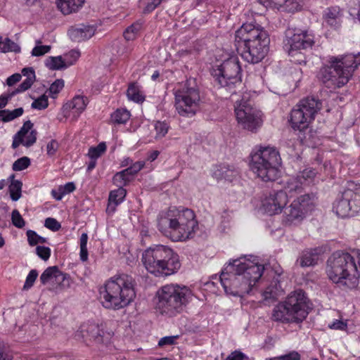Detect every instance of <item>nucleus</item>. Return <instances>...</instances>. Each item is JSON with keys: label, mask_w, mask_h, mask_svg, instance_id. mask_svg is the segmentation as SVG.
<instances>
[{"label": "nucleus", "mask_w": 360, "mask_h": 360, "mask_svg": "<svg viewBox=\"0 0 360 360\" xmlns=\"http://www.w3.org/2000/svg\"><path fill=\"white\" fill-rule=\"evenodd\" d=\"M264 270L263 264L255 259L240 257L229 262L220 275V282L226 294L243 297L248 294L261 278Z\"/></svg>", "instance_id": "obj_1"}, {"label": "nucleus", "mask_w": 360, "mask_h": 360, "mask_svg": "<svg viewBox=\"0 0 360 360\" xmlns=\"http://www.w3.org/2000/svg\"><path fill=\"white\" fill-rule=\"evenodd\" d=\"M158 229L174 242H185L195 236L198 223L192 210L173 207L160 215Z\"/></svg>", "instance_id": "obj_2"}, {"label": "nucleus", "mask_w": 360, "mask_h": 360, "mask_svg": "<svg viewBox=\"0 0 360 360\" xmlns=\"http://www.w3.org/2000/svg\"><path fill=\"white\" fill-rule=\"evenodd\" d=\"M267 32L261 26L243 24L235 34V45L238 54L247 62L258 63L266 56L269 44Z\"/></svg>", "instance_id": "obj_3"}, {"label": "nucleus", "mask_w": 360, "mask_h": 360, "mask_svg": "<svg viewBox=\"0 0 360 360\" xmlns=\"http://www.w3.org/2000/svg\"><path fill=\"white\" fill-rule=\"evenodd\" d=\"M102 306L111 310H120L129 306L136 297L135 281L125 274L115 275L99 289Z\"/></svg>", "instance_id": "obj_4"}, {"label": "nucleus", "mask_w": 360, "mask_h": 360, "mask_svg": "<svg viewBox=\"0 0 360 360\" xmlns=\"http://www.w3.org/2000/svg\"><path fill=\"white\" fill-rule=\"evenodd\" d=\"M328 63L319 69L316 77L326 88L339 89L349 82L360 65V55L330 56Z\"/></svg>", "instance_id": "obj_5"}, {"label": "nucleus", "mask_w": 360, "mask_h": 360, "mask_svg": "<svg viewBox=\"0 0 360 360\" xmlns=\"http://www.w3.org/2000/svg\"><path fill=\"white\" fill-rule=\"evenodd\" d=\"M326 273L333 283L349 289L355 288L360 274L355 258L348 252L337 251L327 260Z\"/></svg>", "instance_id": "obj_6"}, {"label": "nucleus", "mask_w": 360, "mask_h": 360, "mask_svg": "<svg viewBox=\"0 0 360 360\" xmlns=\"http://www.w3.org/2000/svg\"><path fill=\"white\" fill-rule=\"evenodd\" d=\"M192 297V291L187 286L178 283L166 284L156 292L155 309L162 315L174 316L184 310Z\"/></svg>", "instance_id": "obj_7"}, {"label": "nucleus", "mask_w": 360, "mask_h": 360, "mask_svg": "<svg viewBox=\"0 0 360 360\" xmlns=\"http://www.w3.org/2000/svg\"><path fill=\"white\" fill-rule=\"evenodd\" d=\"M141 260L146 270L158 277L172 275L181 267L178 254L172 248L162 245L146 250Z\"/></svg>", "instance_id": "obj_8"}, {"label": "nucleus", "mask_w": 360, "mask_h": 360, "mask_svg": "<svg viewBox=\"0 0 360 360\" xmlns=\"http://www.w3.org/2000/svg\"><path fill=\"white\" fill-rule=\"evenodd\" d=\"M281 162L276 148L259 146L251 155L250 167L252 172L263 181H274L280 176Z\"/></svg>", "instance_id": "obj_9"}, {"label": "nucleus", "mask_w": 360, "mask_h": 360, "mask_svg": "<svg viewBox=\"0 0 360 360\" xmlns=\"http://www.w3.org/2000/svg\"><path fill=\"white\" fill-rule=\"evenodd\" d=\"M308 308L304 292L297 290L274 308L272 319L283 323L302 322L308 315Z\"/></svg>", "instance_id": "obj_10"}, {"label": "nucleus", "mask_w": 360, "mask_h": 360, "mask_svg": "<svg viewBox=\"0 0 360 360\" xmlns=\"http://www.w3.org/2000/svg\"><path fill=\"white\" fill-rule=\"evenodd\" d=\"M314 43V36L309 31L289 28L285 31L283 48L292 63L306 65L307 58L302 51L311 49Z\"/></svg>", "instance_id": "obj_11"}, {"label": "nucleus", "mask_w": 360, "mask_h": 360, "mask_svg": "<svg viewBox=\"0 0 360 360\" xmlns=\"http://www.w3.org/2000/svg\"><path fill=\"white\" fill-rule=\"evenodd\" d=\"M175 108L183 117H191L199 110L201 98L199 89L191 82L186 81L181 88L175 90Z\"/></svg>", "instance_id": "obj_12"}, {"label": "nucleus", "mask_w": 360, "mask_h": 360, "mask_svg": "<svg viewBox=\"0 0 360 360\" xmlns=\"http://www.w3.org/2000/svg\"><path fill=\"white\" fill-rule=\"evenodd\" d=\"M321 108V103L319 100L313 97L302 100L291 110L289 122L292 128L300 131L307 129Z\"/></svg>", "instance_id": "obj_13"}, {"label": "nucleus", "mask_w": 360, "mask_h": 360, "mask_svg": "<svg viewBox=\"0 0 360 360\" xmlns=\"http://www.w3.org/2000/svg\"><path fill=\"white\" fill-rule=\"evenodd\" d=\"M241 68L238 57L233 56L225 60L213 71L215 82L221 86L226 88L233 94V89L241 85Z\"/></svg>", "instance_id": "obj_14"}, {"label": "nucleus", "mask_w": 360, "mask_h": 360, "mask_svg": "<svg viewBox=\"0 0 360 360\" xmlns=\"http://www.w3.org/2000/svg\"><path fill=\"white\" fill-rule=\"evenodd\" d=\"M235 115L238 123L245 129L256 131L263 123L262 113L254 108L251 101L243 98L235 104Z\"/></svg>", "instance_id": "obj_15"}, {"label": "nucleus", "mask_w": 360, "mask_h": 360, "mask_svg": "<svg viewBox=\"0 0 360 360\" xmlns=\"http://www.w3.org/2000/svg\"><path fill=\"white\" fill-rule=\"evenodd\" d=\"M313 204L309 195H303L294 200L284 211L283 223L285 226L299 224L306 214L312 210Z\"/></svg>", "instance_id": "obj_16"}, {"label": "nucleus", "mask_w": 360, "mask_h": 360, "mask_svg": "<svg viewBox=\"0 0 360 360\" xmlns=\"http://www.w3.org/2000/svg\"><path fill=\"white\" fill-rule=\"evenodd\" d=\"M288 202V196L283 190L271 191L262 200V207L269 215L282 212Z\"/></svg>", "instance_id": "obj_17"}, {"label": "nucleus", "mask_w": 360, "mask_h": 360, "mask_svg": "<svg viewBox=\"0 0 360 360\" xmlns=\"http://www.w3.org/2000/svg\"><path fill=\"white\" fill-rule=\"evenodd\" d=\"M80 333L84 339L92 340L97 344L108 345L112 333L105 332L98 324L84 323L80 326Z\"/></svg>", "instance_id": "obj_18"}, {"label": "nucleus", "mask_w": 360, "mask_h": 360, "mask_svg": "<svg viewBox=\"0 0 360 360\" xmlns=\"http://www.w3.org/2000/svg\"><path fill=\"white\" fill-rule=\"evenodd\" d=\"M89 103L86 96L77 95L63 106L64 116L70 118L72 122L77 120L81 114L85 110Z\"/></svg>", "instance_id": "obj_19"}, {"label": "nucleus", "mask_w": 360, "mask_h": 360, "mask_svg": "<svg viewBox=\"0 0 360 360\" xmlns=\"http://www.w3.org/2000/svg\"><path fill=\"white\" fill-rule=\"evenodd\" d=\"M354 196V192L351 189H347L335 200L333 204V211L338 217L345 218L349 216L352 211L354 212V204H351Z\"/></svg>", "instance_id": "obj_20"}, {"label": "nucleus", "mask_w": 360, "mask_h": 360, "mask_svg": "<svg viewBox=\"0 0 360 360\" xmlns=\"http://www.w3.org/2000/svg\"><path fill=\"white\" fill-rule=\"evenodd\" d=\"M259 1L266 8L292 13L301 11L303 5V0H259Z\"/></svg>", "instance_id": "obj_21"}, {"label": "nucleus", "mask_w": 360, "mask_h": 360, "mask_svg": "<svg viewBox=\"0 0 360 360\" xmlns=\"http://www.w3.org/2000/svg\"><path fill=\"white\" fill-rule=\"evenodd\" d=\"M96 30V27L94 25L80 24L71 27L68 30V35L72 41L80 42L93 37Z\"/></svg>", "instance_id": "obj_22"}, {"label": "nucleus", "mask_w": 360, "mask_h": 360, "mask_svg": "<svg viewBox=\"0 0 360 360\" xmlns=\"http://www.w3.org/2000/svg\"><path fill=\"white\" fill-rule=\"evenodd\" d=\"M275 273L276 274V277L274 278L271 285L263 292L264 300L276 299L277 297L283 294V290L281 284L282 282L281 276L283 271L280 267H278V269L275 271Z\"/></svg>", "instance_id": "obj_23"}, {"label": "nucleus", "mask_w": 360, "mask_h": 360, "mask_svg": "<svg viewBox=\"0 0 360 360\" xmlns=\"http://www.w3.org/2000/svg\"><path fill=\"white\" fill-rule=\"evenodd\" d=\"M213 175L217 179L232 182L239 176V171L233 165H221L216 167Z\"/></svg>", "instance_id": "obj_24"}, {"label": "nucleus", "mask_w": 360, "mask_h": 360, "mask_svg": "<svg viewBox=\"0 0 360 360\" xmlns=\"http://www.w3.org/2000/svg\"><path fill=\"white\" fill-rule=\"evenodd\" d=\"M342 13L339 7H330L324 11L323 15L324 22L337 29L340 27L342 23Z\"/></svg>", "instance_id": "obj_25"}, {"label": "nucleus", "mask_w": 360, "mask_h": 360, "mask_svg": "<svg viewBox=\"0 0 360 360\" xmlns=\"http://www.w3.org/2000/svg\"><path fill=\"white\" fill-rule=\"evenodd\" d=\"M85 0H56L58 9L64 14L69 15L79 11Z\"/></svg>", "instance_id": "obj_26"}, {"label": "nucleus", "mask_w": 360, "mask_h": 360, "mask_svg": "<svg viewBox=\"0 0 360 360\" xmlns=\"http://www.w3.org/2000/svg\"><path fill=\"white\" fill-rule=\"evenodd\" d=\"M23 76L26 77V79L19 85V86L14 90L15 94L24 92L30 89L33 84L35 80V73L32 68H25L22 70Z\"/></svg>", "instance_id": "obj_27"}, {"label": "nucleus", "mask_w": 360, "mask_h": 360, "mask_svg": "<svg viewBox=\"0 0 360 360\" xmlns=\"http://www.w3.org/2000/svg\"><path fill=\"white\" fill-rule=\"evenodd\" d=\"M284 184V189L286 193L288 192L292 196L294 193H300L302 191L303 187L304 186L302 184V180L299 179L297 176L290 177L285 181Z\"/></svg>", "instance_id": "obj_28"}, {"label": "nucleus", "mask_w": 360, "mask_h": 360, "mask_svg": "<svg viewBox=\"0 0 360 360\" xmlns=\"http://www.w3.org/2000/svg\"><path fill=\"white\" fill-rule=\"evenodd\" d=\"M141 87L136 82L130 84L127 90V96L129 100L135 103H142L145 96L141 91Z\"/></svg>", "instance_id": "obj_29"}, {"label": "nucleus", "mask_w": 360, "mask_h": 360, "mask_svg": "<svg viewBox=\"0 0 360 360\" xmlns=\"http://www.w3.org/2000/svg\"><path fill=\"white\" fill-rule=\"evenodd\" d=\"M126 194V190L122 187H118L117 189L112 191L109 195L108 209H110L113 204L114 206L112 207V210L114 211L115 207L124 200Z\"/></svg>", "instance_id": "obj_30"}, {"label": "nucleus", "mask_w": 360, "mask_h": 360, "mask_svg": "<svg viewBox=\"0 0 360 360\" xmlns=\"http://www.w3.org/2000/svg\"><path fill=\"white\" fill-rule=\"evenodd\" d=\"M319 255L312 250H304L302 252L299 261L302 267L314 266L319 260Z\"/></svg>", "instance_id": "obj_31"}, {"label": "nucleus", "mask_w": 360, "mask_h": 360, "mask_svg": "<svg viewBox=\"0 0 360 360\" xmlns=\"http://www.w3.org/2000/svg\"><path fill=\"white\" fill-rule=\"evenodd\" d=\"M33 127V124L31 121H26L20 129L13 136V140L12 143V148L15 149L17 148L21 143L22 141V138H24L27 134H29L30 130Z\"/></svg>", "instance_id": "obj_32"}, {"label": "nucleus", "mask_w": 360, "mask_h": 360, "mask_svg": "<svg viewBox=\"0 0 360 360\" xmlns=\"http://www.w3.org/2000/svg\"><path fill=\"white\" fill-rule=\"evenodd\" d=\"M129 111L124 108H118L111 114L110 119L113 124H124L129 120Z\"/></svg>", "instance_id": "obj_33"}, {"label": "nucleus", "mask_w": 360, "mask_h": 360, "mask_svg": "<svg viewBox=\"0 0 360 360\" xmlns=\"http://www.w3.org/2000/svg\"><path fill=\"white\" fill-rule=\"evenodd\" d=\"M143 27L141 21H136L129 26L124 32L123 36L127 41H133L139 36L140 31Z\"/></svg>", "instance_id": "obj_34"}, {"label": "nucleus", "mask_w": 360, "mask_h": 360, "mask_svg": "<svg viewBox=\"0 0 360 360\" xmlns=\"http://www.w3.org/2000/svg\"><path fill=\"white\" fill-rule=\"evenodd\" d=\"M70 285V276L58 270V274L55 276L53 283V288L56 290H63L69 288Z\"/></svg>", "instance_id": "obj_35"}, {"label": "nucleus", "mask_w": 360, "mask_h": 360, "mask_svg": "<svg viewBox=\"0 0 360 360\" xmlns=\"http://www.w3.org/2000/svg\"><path fill=\"white\" fill-rule=\"evenodd\" d=\"M45 65L53 70L67 68L65 61L62 56H50L46 60Z\"/></svg>", "instance_id": "obj_36"}, {"label": "nucleus", "mask_w": 360, "mask_h": 360, "mask_svg": "<svg viewBox=\"0 0 360 360\" xmlns=\"http://www.w3.org/2000/svg\"><path fill=\"white\" fill-rule=\"evenodd\" d=\"M24 110L22 108H16L12 111L8 110H0V120L8 122L21 116Z\"/></svg>", "instance_id": "obj_37"}, {"label": "nucleus", "mask_w": 360, "mask_h": 360, "mask_svg": "<svg viewBox=\"0 0 360 360\" xmlns=\"http://www.w3.org/2000/svg\"><path fill=\"white\" fill-rule=\"evenodd\" d=\"M20 51H21V48H20V45L8 37H6L4 39L2 45L0 46V52L4 53H8V52H13L15 53H18Z\"/></svg>", "instance_id": "obj_38"}, {"label": "nucleus", "mask_w": 360, "mask_h": 360, "mask_svg": "<svg viewBox=\"0 0 360 360\" xmlns=\"http://www.w3.org/2000/svg\"><path fill=\"white\" fill-rule=\"evenodd\" d=\"M58 268L56 266H49L40 276V281L43 285H45L48 283H53L55 280V276L58 274Z\"/></svg>", "instance_id": "obj_39"}, {"label": "nucleus", "mask_w": 360, "mask_h": 360, "mask_svg": "<svg viewBox=\"0 0 360 360\" xmlns=\"http://www.w3.org/2000/svg\"><path fill=\"white\" fill-rule=\"evenodd\" d=\"M169 124L165 121H156L154 124L155 139H161L166 136L169 129Z\"/></svg>", "instance_id": "obj_40"}, {"label": "nucleus", "mask_w": 360, "mask_h": 360, "mask_svg": "<svg viewBox=\"0 0 360 360\" xmlns=\"http://www.w3.org/2000/svg\"><path fill=\"white\" fill-rule=\"evenodd\" d=\"M22 184L19 180H12L8 189L12 200L17 201L21 197Z\"/></svg>", "instance_id": "obj_41"}, {"label": "nucleus", "mask_w": 360, "mask_h": 360, "mask_svg": "<svg viewBox=\"0 0 360 360\" xmlns=\"http://www.w3.org/2000/svg\"><path fill=\"white\" fill-rule=\"evenodd\" d=\"M64 81L62 79H58L53 82L49 89L46 90V94L53 99L56 98L60 91L64 87Z\"/></svg>", "instance_id": "obj_42"}, {"label": "nucleus", "mask_w": 360, "mask_h": 360, "mask_svg": "<svg viewBox=\"0 0 360 360\" xmlns=\"http://www.w3.org/2000/svg\"><path fill=\"white\" fill-rule=\"evenodd\" d=\"M316 172L315 169L312 168H307L303 171L299 172L296 176L302 180L304 186L309 184L312 182L313 179L316 176Z\"/></svg>", "instance_id": "obj_43"}, {"label": "nucleus", "mask_w": 360, "mask_h": 360, "mask_svg": "<svg viewBox=\"0 0 360 360\" xmlns=\"http://www.w3.org/2000/svg\"><path fill=\"white\" fill-rule=\"evenodd\" d=\"M27 242L30 246L37 245L39 243H47V239L38 235L34 231L28 230L26 232Z\"/></svg>", "instance_id": "obj_44"}, {"label": "nucleus", "mask_w": 360, "mask_h": 360, "mask_svg": "<svg viewBox=\"0 0 360 360\" xmlns=\"http://www.w3.org/2000/svg\"><path fill=\"white\" fill-rule=\"evenodd\" d=\"M106 150V145L105 142L100 143L96 147H91L88 151V156L90 159H98Z\"/></svg>", "instance_id": "obj_45"}, {"label": "nucleus", "mask_w": 360, "mask_h": 360, "mask_svg": "<svg viewBox=\"0 0 360 360\" xmlns=\"http://www.w3.org/2000/svg\"><path fill=\"white\" fill-rule=\"evenodd\" d=\"M162 0H140L139 6L144 13H150L155 9Z\"/></svg>", "instance_id": "obj_46"}, {"label": "nucleus", "mask_w": 360, "mask_h": 360, "mask_svg": "<svg viewBox=\"0 0 360 360\" xmlns=\"http://www.w3.org/2000/svg\"><path fill=\"white\" fill-rule=\"evenodd\" d=\"M79 57L80 52L75 49H72L65 54L63 59L65 61L67 68L75 64Z\"/></svg>", "instance_id": "obj_47"}, {"label": "nucleus", "mask_w": 360, "mask_h": 360, "mask_svg": "<svg viewBox=\"0 0 360 360\" xmlns=\"http://www.w3.org/2000/svg\"><path fill=\"white\" fill-rule=\"evenodd\" d=\"M36 44L37 45L33 48L32 51V56H41L51 51V46L40 45V40L37 41Z\"/></svg>", "instance_id": "obj_48"}, {"label": "nucleus", "mask_w": 360, "mask_h": 360, "mask_svg": "<svg viewBox=\"0 0 360 360\" xmlns=\"http://www.w3.org/2000/svg\"><path fill=\"white\" fill-rule=\"evenodd\" d=\"M48 96L45 94L35 99L31 106L34 109L44 110L49 105Z\"/></svg>", "instance_id": "obj_49"}, {"label": "nucleus", "mask_w": 360, "mask_h": 360, "mask_svg": "<svg viewBox=\"0 0 360 360\" xmlns=\"http://www.w3.org/2000/svg\"><path fill=\"white\" fill-rule=\"evenodd\" d=\"M30 165V160L27 157H22L14 162L13 164V169L14 171H22L27 168Z\"/></svg>", "instance_id": "obj_50"}, {"label": "nucleus", "mask_w": 360, "mask_h": 360, "mask_svg": "<svg viewBox=\"0 0 360 360\" xmlns=\"http://www.w3.org/2000/svg\"><path fill=\"white\" fill-rule=\"evenodd\" d=\"M11 221L13 226L18 229H22L25 225V221L19 211L17 210H13L11 213Z\"/></svg>", "instance_id": "obj_51"}, {"label": "nucleus", "mask_w": 360, "mask_h": 360, "mask_svg": "<svg viewBox=\"0 0 360 360\" xmlns=\"http://www.w3.org/2000/svg\"><path fill=\"white\" fill-rule=\"evenodd\" d=\"M129 181V177H126L121 172H117L112 178L113 184L117 187L123 188Z\"/></svg>", "instance_id": "obj_52"}, {"label": "nucleus", "mask_w": 360, "mask_h": 360, "mask_svg": "<svg viewBox=\"0 0 360 360\" xmlns=\"http://www.w3.org/2000/svg\"><path fill=\"white\" fill-rule=\"evenodd\" d=\"M37 276L38 271L36 269L31 270L26 278L25 284L23 285V289L29 290L30 288H31L33 286Z\"/></svg>", "instance_id": "obj_53"}, {"label": "nucleus", "mask_w": 360, "mask_h": 360, "mask_svg": "<svg viewBox=\"0 0 360 360\" xmlns=\"http://www.w3.org/2000/svg\"><path fill=\"white\" fill-rule=\"evenodd\" d=\"M37 141V131L36 130H31L29 134H27L24 138H22V141L20 144L26 147H30L32 146Z\"/></svg>", "instance_id": "obj_54"}, {"label": "nucleus", "mask_w": 360, "mask_h": 360, "mask_svg": "<svg viewBox=\"0 0 360 360\" xmlns=\"http://www.w3.org/2000/svg\"><path fill=\"white\" fill-rule=\"evenodd\" d=\"M300 354L296 351H292L288 354L268 359L266 360H300Z\"/></svg>", "instance_id": "obj_55"}, {"label": "nucleus", "mask_w": 360, "mask_h": 360, "mask_svg": "<svg viewBox=\"0 0 360 360\" xmlns=\"http://www.w3.org/2000/svg\"><path fill=\"white\" fill-rule=\"evenodd\" d=\"M36 254L39 258L46 261L51 256V249L49 247L39 245L36 248Z\"/></svg>", "instance_id": "obj_56"}, {"label": "nucleus", "mask_w": 360, "mask_h": 360, "mask_svg": "<svg viewBox=\"0 0 360 360\" xmlns=\"http://www.w3.org/2000/svg\"><path fill=\"white\" fill-rule=\"evenodd\" d=\"M44 226L47 229H49L53 231H57L61 227L60 224L56 219L51 218V217H49V218L46 219Z\"/></svg>", "instance_id": "obj_57"}, {"label": "nucleus", "mask_w": 360, "mask_h": 360, "mask_svg": "<svg viewBox=\"0 0 360 360\" xmlns=\"http://www.w3.org/2000/svg\"><path fill=\"white\" fill-rule=\"evenodd\" d=\"M58 148V142L55 139H52L46 145V154L49 156L52 157L56 155Z\"/></svg>", "instance_id": "obj_58"}, {"label": "nucleus", "mask_w": 360, "mask_h": 360, "mask_svg": "<svg viewBox=\"0 0 360 360\" xmlns=\"http://www.w3.org/2000/svg\"><path fill=\"white\" fill-rule=\"evenodd\" d=\"M179 338V335L165 336L160 339L158 342L159 347H165L173 345L176 343V340Z\"/></svg>", "instance_id": "obj_59"}, {"label": "nucleus", "mask_w": 360, "mask_h": 360, "mask_svg": "<svg viewBox=\"0 0 360 360\" xmlns=\"http://www.w3.org/2000/svg\"><path fill=\"white\" fill-rule=\"evenodd\" d=\"M15 92L14 91L4 94L0 96V109L4 108L7 105L8 101L12 98L13 96L15 95Z\"/></svg>", "instance_id": "obj_60"}, {"label": "nucleus", "mask_w": 360, "mask_h": 360, "mask_svg": "<svg viewBox=\"0 0 360 360\" xmlns=\"http://www.w3.org/2000/svg\"><path fill=\"white\" fill-rule=\"evenodd\" d=\"M248 357L245 354L240 351H234L231 352L225 360H246Z\"/></svg>", "instance_id": "obj_61"}, {"label": "nucleus", "mask_w": 360, "mask_h": 360, "mask_svg": "<svg viewBox=\"0 0 360 360\" xmlns=\"http://www.w3.org/2000/svg\"><path fill=\"white\" fill-rule=\"evenodd\" d=\"M59 188L62 191V193L64 194V195L69 194L72 192H73L76 187L73 182H68L65 184V185H61L59 186Z\"/></svg>", "instance_id": "obj_62"}, {"label": "nucleus", "mask_w": 360, "mask_h": 360, "mask_svg": "<svg viewBox=\"0 0 360 360\" xmlns=\"http://www.w3.org/2000/svg\"><path fill=\"white\" fill-rule=\"evenodd\" d=\"M330 329L343 330L347 328V323L341 320H335L332 323L328 325Z\"/></svg>", "instance_id": "obj_63"}, {"label": "nucleus", "mask_w": 360, "mask_h": 360, "mask_svg": "<svg viewBox=\"0 0 360 360\" xmlns=\"http://www.w3.org/2000/svg\"><path fill=\"white\" fill-rule=\"evenodd\" d=\"M21 77L20 74L15 73L7 78L6 84L8 86H11L18 82L21 79Z\"/></svg>", "instance_id": "obj_64"}]
</instances>
